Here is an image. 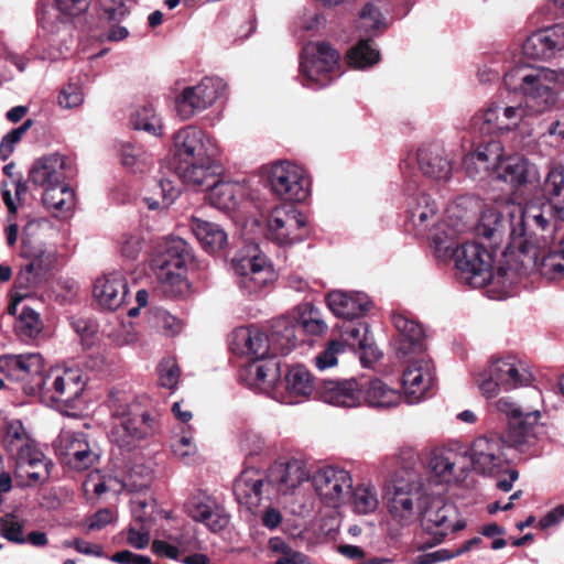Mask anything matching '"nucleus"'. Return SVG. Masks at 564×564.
<instances>
[{
    "instance_id": "obj_33",
    "label": "nucleus",
    "mask_w": 564,
    "mask_h": 564,
    "mask_svg": "<svg viewBox=\"0 0 564 564\" xmlns=\"http://www.w3.org/2000/svg\"><path fill=\"white\" fill-rule=\"evenodd\" d=\"M564 50V24L539 30L527 37L522 45L524 56L547 59Z\"/></svg>"
},
{
    "instance_id": "obj_18",
    "label": "nucleus",
    "mask_w": 564,
    "mask_h": 564,
    "mask_svg": "<svg viewBox=\"0 0 564 564\" xmlns=\"http://www.w3.org/2000/svg\"><path fill=\"white\" fill-rule=\"evenodd\" d=\"M310 235L306 216L293 206L272 209L267 220V238L281 247L301 242Z\"/></svg>"
},
{
    "instance_id": "obj_15",
    "label": "nucleus",
    "mask_w": 564,
    "mask_h": 564,
    "mask_svg": "<svg viewBox=\"0 0 564 564\" xmlns=\"http://www.w3.org/2000/svg\"><path fill=\"white\" fill-rule=\"evenodd\" d=\"M85 386L86 380L79 368L56 367L37 378L30 388V394L41 393L55 402L70 404L82 395Z\"/></svg>"
},
{
    "instance_id": "obj_52",
    "label": "nucleus",
    "mask_w": 564,
    "mask_h": 564,
    "mask_svg": "<svg viewBox=\"0 0 564 564\" xmlns=\"http://www.w3.org/2000/svg\"><path fill=\"white\" fill-rule=\"evenodd\" d=\"M4 445L15 458L22 455V458L29 455L28 451L35 447V442L29 436L20 420L8 421L6 426Z\"/></svg>"
},
{
    "instance_id": "obj_62",
    "label": "nucleus",
    "mask_w": 564,
    "mask_h": 564,
    "mask_svg": "<svg viewBox=\"0 0 564 564\" xmlns=\"http://www.w3.org/2000/svg\"><path fill=\"white\" fill-rule=\"evenodd\" d=\"M161 535L165 541H169L175 546H177L178 552L181 554L195 549L196 542L193 535L191 534L187 525L180 527L177 532H172L171 530L163 529Z\"/></svg>"
},
{
    "instance_id": "obj_12",
    "label": "nucleus",
    "mask_w": 564,
    "mask_h": 564,
    "mask_svg": "<svg viewBox=\"0 0 564 564\" xmlns=\"http://www.w3.org/2000/svg\"><path fill=\"white\" fill-rule=\"evenodd\" d=\"M404 197L409 230L431 241L434 232L442 231L438 203L420 187L413 176L405 181Z\"/></svg>"
},
{
    "instance_id": "obj_1",
    "label": "nucleus",
    "mask_w": 564,
    "mask_h": 564,
    "mask_svg": "<svg viewBox=\"0 0 564 564\" xmlns=\"http://www.w3.org/2000/svg\"><path fill=\"white\" fill-rule=\"evenodd\" d=\"M544 192L546 203L540 208H523L518 204H506L500 209L488 208L477 226V235L490 240L494 245L502 241L508 235L510 253L506 254L508 259H514L517 253L523 254V265H531L536 260L533 251L532 231L546 230L544 235L546 241L553 237L554 229L550 228V221L558 223L564 220V167H552L545 180Z\"/></svg>"
},
{
    "instance_id": "obj_7",
    "label": "nucleus",
    "mask_w": 564,
    "mask_h": 564,
    "mask_svg": "<svg viewBox=\"0 0 564 564\" xmlns=\"http://www.w3.org/2000/svg\"><path fill=\"white\" fill-rule=\"evenodd\" d=\"M429 488L422 476L397 477L386 491V503L392 521L409 527L419 521Z\"/></svg>"
},
{
    "instance_id": "obj_6",
    "label": "nucleus",
    "mask_w": 564,
    "mask_h": 564,
    "mask_svg": "<svg viewBox=\"0 0 564 564\" xmlns=\"http://www.w3.org/2000/svg\"><path fill=\"white\" fill-rule=\"evenodd\" d=\"M475 382L482 397L491 399L534 382L530 366L513 355L492 357L477 375Z\"/></svg>"
},
{
    "instance_id": "obj_11",
    "label": "nucleus",
    "mask_w": 564,
    "mask_h": 564,
    "mask_svg": "<svg viewBox=\"0 0 564 564\" xmlns=\"http://www.w3.org/2000/svg\"><path fill=\"white\" fill-rule=\"evenodd\" d=\"M467 449L453 446L433 447L426 455L427 476L423 479L429 489L445 491L447 486L456 485L467 477L465 457Z\"/></svg>"
},
{
    "instance_id": "obj_32",
    "label": "nucleus",
    "mask_w": 564,
    "mask_h": 564,
    "mask_svg": "<svg viewBox=\"0 0 564 564\" xmlns=\"http://www.w3.org/2000/svg\"><path fill=\"white\" fill-rule=\"evenodd\" d=\"M362 387L354 378L323 380L317 389V397L335 406L355 408L361 404Z\"/></svg>"
},
{
    "instance_id": "obj_61",
    "label": "nucleus",
    "mask_w": 564,
    "mask_h": 564,
    "mask_svg": "<svg viewBox=\"0 0 564 564\" xmlns=\"http://www.w3.org/2000/svg\"><path fill=\"white\" fill-rule=\"evenodd\" d=\"M172 451L174 455L185 464L194 462V457L197 454V447L193 443L191 434L183 432L182 435H177L172 441Z\"/></svg>"
},
{
    "instance_id": "obj_51",
    "label": "nucleus",
    "mask_w": 564,
    "mask_h": 564,
    "mask_svg": "<svg viewBox=\"0 0 564 564\" xmlns=\"http://www.w3.org/2000/svg\"><path fill=\"white\" fill-rule=\"evenodd\" d=\"M43 204L55 215H67L75 206L74 191L66 183L44 188Z\"/></svg>"
},
{
    "instance_id": "obj_21",
    "label": "nucleus",
    "mask_w": 564,
    "mask_h": 564,
    "mask_svg": "<svg viewBox=\"0 0 564 564\" xmlns=\"http://www.w3.org/2000/svg\"><path fill=\"white\" fill-rule=\"evenodd\" d=\"M531 116L522 101L511 104L507 100L491 102L480 111L475 120L484 133L509 132L519 127L524 118Z\"/></svg>"
},
{
    "instance_id": "obj_2",
    "label": "nucleus",
    "mask_w": 564,
    "mask_h": 564,
    "mask_svg": "<svg viewBox=\"0 0 564 564\" xmlns=\"http://www.w3.org/2000/svg\"><path fill=\"white\" fill-rule=\"evenodd\" d=\"M175 173L188 185H203L218 175L216 140L204 130L187 126L173 137Z\"/></svg>"
},
{
    "instance_id": "obj_36",
    "label": "nucleus",
    "mask_w": 564,
    "mask_h": 564,
    "mask_svg": "<svg viewBox=\"0 0 564 564\" xmlns=\"http://www.w3.org/2000/svg\"><path fill=\"white\" fill-rule=\"evenodd\" d=\"M327 304L336 316L348 321L364 316L369 311L371 301L362 292L335 290L328 293Z\"/></svg>"
},
{
    "instance_id": "obj_17",
    "label": "nucleus",
    "mask_w": 564,
    "mask_h": 564,
    "mask_svg": "<svg viewBox=\"0 0 564 564\" xmlns=\"http://www.w3.org/2000/svg\"><path fill=\"white\" fill-rule=\"evenodd\" d=\"M271 191L283 200L304 202L311 194L307 172L291 161H278L267 171Z\"/></svg>"
},
{
    "instance_id": "obj_19",
    "label": "nucleus",
    "mask_w": 564,
    "mask_h": 564,
    "mask_svg": "<svg viewBox=\"0 0 564 564\" xmlns=\"http://www.w3.org/2000/svg\"><path fill=\"white\" fill-rule=\"evenodd\" d=\"M310 481L321 503L337 509L349 497L352 488V476L339 466L327 465L317 468L310 477Z\"/></svg>"
},
{
    "instance_id": "obj_58",
    "label": "nucleus",
    "mask_w": 564,
    "mask_h": 564,
    "mask_svg": "<svg viewBox=\"0 0 564 564\" xmlns=\"http://www.w3.org/2000/svg\"><path fill=\"white\" fill-rule=\"evenodd\" d=\"M217 498L204 490H197L192 494L184 503L185 512L189 518L196 521L206 513L216 502Z\"/></svg>"
},
{
    "instance_id": "obj_27",
    "label": "nucleus",
    "mask_w": 564,
    "mask_h": 564,
    "mask_svg": "<svg viewBox=\"0 0 564 564\" xmlns=\"http://www.w3.org/2000/svg\"><path fill=\"white\" fill-rule=\"evenodd\" d=\"M310 477L306 464L297 458L275 462L267 471L268 487L283 496L295 495Z\"/></svg>"
},
{
    "instance_id": "obj_50",
    "label": "nucleus",
    "mask_w": 564,
    "mask_h": 564,
    "mask_svg": "<svg viewBox=\"0 0 564 564\" xmlns=\"http://www.w3.org/2000/svg\"><path fill=\"white\" fill-rule=\"evenodd\" d=\"M348 499L358 514L373 513L379 507V494L370 480H362L352 486Z\"/></svg>"
},
{
    "instance_id": "obj_28",
    "label": "nucleus",
    "mask_w": 564,
    "mask_h": 564,
    "mask_svg": "<svg viewBox=\"0 0 564 564\" xmlns=\"http://www.w3.org/2000/svg\"><path fill=\"white\" fill-rule=\"evenodd\" d=\"M90 0H55L54 3L41 0L37 7V23L48 33H55L70 18L85 12Z\"/></svg>"
},
{
    "instance_id": "obj_53",
    "label": "nucleus",
    "mask_w": 564,
    "mask_h": 564,
    "mask_svg": "<svg viewBox=\"0 0 564 564\" xmlns=\"http://www.w3.org/2000/svg\"><path fill=\"white\" fill-rule=\"evenodd\" d=\"M118 154L122 166L130 173H143L149 165L150 155L141 145L135 143L120 142Z\"/></svg>"
},
{
    "instance_id": "obj_43",
    "label": "nucleus",
    "mask_w": 564,
    "mask_h": 564,
    "mask_svg": "<svg viewBox=\"0 0 564 564\" xmlns=\"http://www.w3.org/2000/svg\"><path fill=\"white\" fill-rule=\"evenodd\" d=\"M299 321L293 316H280L270 323V335L273 355H288L297 345L296 329Z\"/></svg>"
},
{
    "instance_id": "obj_48",
    "label": "nucleus",
    "mask_w": 564,
    "mask_h": 564,
    "mask_svg": "<svg viewBox=\"0 0 564 564\" xmlns=\"http://www.w3.org/2000/svg\"><path fill=\"white\" fill-rule=\"evenodd\" d=\"M8 366L17 371L19 380L30 381L29 386L25 387L28 393H30V388L35 384L37 378L45 375L43 373V358L36 352L12 356L8 359Z\"/></svg>"
},
{
    "instance_id": "obj_5",
    "label": "nucleus",
    "mask_w": 564,
    "mask_h": 564,
    "mask_svg": "<svg viewBox=\"0 0 564 564\" xmlns=\"http://www.w3.org/2000/svg\"><path fill=\"white\" fill-rule=\"evenodd\" d=\"M192 260L187 242L180 237L166 238L156 248L151 260V269L167 297L187 293L186 267Z\"/></svg>"
},
{
    "instance_id": "obj_40",
    "label": "nucleus",
    "mask_w": 564,
    "mask_h": 564,
    "mask_svg": "<svg viewBox=\"0 0 564 564\" xmlns=\"http://www.w3.org/2000/svg\"><path fill=\"white\" fill-rule=\"evenodd\" d=\"M50 227L51 225L47 220H32L25 226L22 236V256L30 260V268L36 270L45 279H47L48 273L54 267L56 260L55 252L53 250H46L43 248L30 249L29 243L31 241L29 236L37 230L46 229Z\"/></svg>"
},
{
    "instance_id": "obj_47",
    "label": "nucleus",
    "mask_w": 564,
    "mask_h": 564,
    "mask_svg": "<svg viewBox=\"0 0 564 564\" xmlns=\"http://www.w3.org/2000/svg\"><path fill=\"white\" fill-rule=\"evenodd\" d=\"M503 159L505 149L502 143L491 140L466 154V164L470 166L474 163H479L481 170H489L492 175H497Z\"/></svg>"
},
{
    "instance_id": "obj_37",
    "label": "nucleus",
    "mask_w": 564,
    "mask_h": 564,
    "mask_svg": "<svg viewBox=\"0 0 564 564\" xmlns=\"http://www.w3.org/2000/svg\"><path fill=\"white\" fill-rule=\"evenodd\" d=\"M24 459L22 455L18 456L15 477L21 479L22 486H34L44 484L51 474L53 463L37 448V446L28 451Z\"/></svg>"
},
{
    "instance_id": "obj_54",
    "label": "nucleus",
    "mask_w": 564,
    "mask_h": 564,
    "mask_svg": "<svg viewBox=\"0 0 564 564\" xmlns=\"http://www.w3.org/2000/svg\"><path fill=\"white\" fill-rule=\"evenodd\" d=\"M371 36H360L358 43L347 52V62L350 66L364 69L379 61V51L373 46Z\"/></svg>"
},
{
    "instance_id": "obj_42",
    "label": "nucleus",
    "mask_w": 564,
    "mask_h": 564,
    "mask_svg": "<svg viewBox=\"0 0 564 564\" xmlns=\"http://www.w3.org/2000/svg\"><path fill=\"white\" fill-rule=\"evenodd\" d=\"M416 161L420 171L426 177L447 181L452 176V162L440 145L421 147L417 150Z\"/></svg>"
},
{
    "instance_id": "obj_23",
    "label": "nucleus",
    "mask_w": 564,
    "mask_h": 564,
    "mask_svg": "<svg viewBox=\"0 0 564 564\" xmlns=\"http://www.w3.org/2000/svg\"><path fill=\"white\" fill-rule=\"evenodd\" d=\"M467 455L474 469L479 474L495 476L507 468L505 442L498 435L477 437L467 451Z\"/></svg>"
},
{
    "instance_id": "obj_4",
    "label": "nucleus",
    "mask_w": 564,
    "mask_h": 564,
    "mask_svg": "<svg viewBox=\"0 0 564 564\" xmlns=\"http://www.w3.org/2000/svg\"><path fill=\"white\" fill-rule=\"evenodd\" d=\"M564 220L555 223L550 221V228L554 229L553 237L550 241H546L544 235L546 230H534L532 231V249L536 254V260L531 265H523V254L517 253L514 259H508L498 268V278L509 275V285L518 283L521 275H525L532 269H538L540 274L549 280H557L564 278V254L560 252V249L555 246V240L558 231L562 229Z\"/></svg>"
},
{
    "instance_id": "obj_56",
    "label": "nucleus",
    "mask_w": 564,
    "mask_h": 564,
    "mask_svg": "<svg viewBox=\"0 0 564 564\" xmlns=\"http://www.w3.org/2000/svg\"><path fill=\"white\" fill-rule=\"evenodd\" d=\"M105 336L118 347L134 344L138 340L135 327L130 322L116 321L104 328Z\"/></svg>"
},
{
    "instance_id": "obj_59",
    "label": "nucleus",
    "mask_w": 564,
    "mask_h": 564,
    "mask_svg": "<svg viewBox=\"0 0 564 564\" xmlns=\"http://www.w3.org/2000/svg\"><path fill=\"white\" fill-rule=\"evenodd\" d=\"M23 529L24 521L14 513H7L0 518V534L10 542L17 544L26 543Z\"/></svg>"
},
{
    "instance_id": "obj_34",
    "label": "nucleus",
    "mask_w": 564,
    "mask_h": 564,
    "mask_svg": "<svg viewBox=\"0 0 564 564\" xmlns=\"http://www.w3.org/2000/svg\"><path fill=\"white\" fill-rule=\"evenodd\" d=\"M70 166L67 159L58 153H52L37 159L29 172V181L43 188L65 183Z\"/></svg>"
},
{
    "instance_id": "obj_8",
    "label": "nucleus",
    "mask_w": 564,
    "mask_h": 564,
    "mask_svg": "<svg viewBox=\"0 0 564 564\" xmlns=\"http://www.w3.org/2000/svg\"><path fill=\"white\" fill-rule=\"evenodd\" d=\"M109 408L112 417L109 437L120 448L130 449L137 442L154 432V419L149 413L142 412L139 404H130L111 394Z\"/></svg>"
},
{
    "instance_id": "obj_13",
    "label": "nucleus",
    "mask_w": 564,
    "mask_h": 564,
    "mask_svg": "<svg viewBox=\"0 0 564 564\" xmlns=\"http://www.w3.org/2000/svg\"><path fill=\"white\" fill-rule=\"evenodd\" d=\"M444 491L429 489L423 501L419 521L422 528L433 535V542H426L419 547L424 551L443 542L449 532L465 528V521L457 519V510L445 501Z\"/></svg>"
},
{
    "instance_id": "obj_31",
    "label": "nucleus",
    "mask_w": 564,
    "mask_h": 564,
    "mask_svg": "<svg viewBox=\"0 0 564 564\" xmlns=\"http://www.w3.org/2000/svg\"><path fill=\"white\" fill-rule=\"evenodd\" d=\"M232 491L238 503L249 510L257 508L263 496L272 492L268 487L267 474L254 468L240 473L234 481Z\"/></svg>"
},
{
    "instance_id": "obj_20",
    "label": "nucleus",
    "mask_w": 564,
    "mask_h": 564,
    "mask_svg": "<svg viewBox=\"0 0 564 564\" xmlns=\"http://www.w3.org/2000/svg\"><path fill=\"white\" fill-rule=\"evenodd\" d=\"M226 84L218 77H204L197 85L185 87L176 97L178 116L186 120L213 106L225 93Z\"/></svg>"
},
{
    "instance_id": "obj_55",
    "label": "nucleus",
    "mask_w": 564,
    "mask_h": 564,
    "mask_svg": "<svg viewBox=\"0 0 564 564\" xmlns=\"http://www.w3.org/2000/svg\"><path fill=\"white\" fill-rule=\"evenodd\" d=\"M131 123L135 130H143L155 137L162 134V119L150 105L137 109L132 115Z\"/></svg>"
},
{
    "instance_id": "obj_64",
    "label": "nucleus",
    "mask_w": 564,
    "mask_h": 564,
    "mask_svg": "<svg viewBox=\"0 0 564 564\" xmlns=\"http://www.w3.org/2000/svg\"><path fill=\"white\" fill-rule=\"evenodd\" d=\"M160 384L167 389H174L178 383L181 370L173 358L162 360L158 366Z\"/></svg>"
},
{
    "instance_id": "obj_10",
    "label": "nucleus",
    "mask_w": 564,
    "mask_h": 564,
    "mask_svg": "<svg viewBox=\"0 0 564 564\" xmlns=\"http://www.w3.org/2000/svg\"><path fill=\"white\" fill-rule=\"evenodd\" d=\"M230 264L238 288L248 295H259L275 280L271 263L256 243L240 248Z\"/></svg>"
},
{
    "instance_id": "obj_57",
    "label": "nucleus",
    "mask_w": 564,
    "mask_h": 564,
    "mask_svg": "<svg viewBox=\"0 0 564 564\" xmlns=\"http://www.w3.org/2000/svg\"><path fill=\"white\" fill-rule=\"evenodd\" d=\"M42 329L43 322L40 314L31 307H23L15 325V330L19 337L24 340L33 339L41 334Z\"/></svg>"
},
{
    "instance_id": "obj_45",
    "label": "nucleus",
    "mask_w": 564,
    "mask_h": 564,
    "mask_svg": "<svg viewBox=\"0 0 564 564\" xmlns=\"http://www.w3.org/2000/svg\"><path fill=\"white\" fill-rule=\"evenodd\" d=\"M191 229L202 247L209 253L217 252L227 245V232L216 223L192 217Z\"/></svg>"
},
{
    "instance_id": "obj_16",
    "label": "nucleus",
    "mask_w": 564,
    "mask_h": 564,
    "mask_svg": "<svg viewBox=\"0 0 564 564\" xmlns=\"http://www.w3.org/2000/svg\"><path fill=\"white\" fill-rule=\"evenodd\" d=\"M339 54L326 43H308L302 50L300 70L303 84L318 89L329 85L338 68Z\"/></svg>"
},
{
    "instance_id": "obj_29",
    "label": "nucleus",
    "mask_w": 564,
    "mask_h": 564,
    "mask_svg": "<svg viewBox=\"0 0 564 564\" xmlns=\"http://www.w3.org/2000/svg\"><path fill=\"white\" fill-rule=\"evenodd\" d=\"M280 377L279 364L272 359L252 360L241 367L239 380L247 388L273 399Z\"/></svg>"
},
{
    "instance_id": "obj_60",
    "label": "nucleus",
    "mask_w": 564,
    "mask_h": 564,
    "mask_svg": "<svg viewBox=\"0 0 564 564\" xmlns=\"http://www.w3.org/2000/svg\"><path fill=\"white\" fill-rule=\"evenodd\" d=\"M195 522L204 524L210 532L224 530L230 522V516L224 506L217 501L206 513L199 517Z\"/></svg>"
},
{
    "instance_id": "obj_22",
    "label": "nucleus",
    "mask_w": 564,
    "mask_h": 564,
    "mask_svg": "<svg viewBox=\"0 0 564 564\" xmlns=\"http://www.w3.org/2000/svg\"><path fill=\"white\" fill-rule=\"evenodd\" d=\"M492 405L497 412L503 414L508 420L511 446L524 444L541 419L539 410L524 409L510 395L498 398Z\"/></svg>"
},
{
    "instance_id": "obj_30",
    "label": "nucleus",
    "mask_w": 564,
    "mask_h": 564,
    "mask_svg": "<svg viewBox=\"0 0 564 564\" xmlns=\"http://www.w3.org/2000/svg\"><path fill=\"white\" fill-rule=\"evenodd\" d=\"M230 348L234 352L253 360H268L273 355L269 336L256 326L239 327L231 334Z\"/></svg>"
},
{
    "instance_id": "obj_9",
    "label": "nucleus",
    "mask_w": 564,
    "mask_h": 564,
    "mask_svg": "<svg viewBox=\"0 0 564 564\" xmlns=\"http://www.w3.org/2000/svg\"><path fill=\"white\" fill-rule=\"evenodd\" d=\"M455 259V267L459 272L460 280L470 285L471 288H482L490 281L501 284L503 288H511L509 285L510 274L498 278V271L492 273V257L491 253L477 242L457 243L453 247L447 260Z\"/></svg>"
},
{
    "instance_id": "obj_3",
    "label": "nucleus",
    "mask_w": 564,
    "mask_h": 564,
    "mask_svg": "<svg viewBox=\"0 0 564 564\" xmlns=\"http://www.w3.org/2000/svg\"><path fill=\"white\" fill-rule=\"evenodd\" d=\"M561 84H564V69L514 67L505 74L506 87L521 91L524 98L522 104L531 116L546 112L556 105Z\"/></svg>"
},
{
    "instance_id": "obj_44",
    "label": "nucleus",
    "mask_w": 564,
    "mask_h": 564,
    "mask_svg": "<svg viewBox=\"0 0 564 564\" xmlns=\"http://www.w3.org/2000/svg\"><path fill=\"white\" fill-rule=\"evenodd\" d=\"M388 6L384 0H370L359 11L356 29L360 36H375L378 31L387 28L384 12Z\"/></svg>"
},
{
    "instance_id": "obj_38",
    "label": "nucleus",
    "mask_w": 564,
    "mask_h": 564,
    "mask_svg": "<svg viewBox=\"0 0 564 564\" xmlns=\"http://www.w3.org/2000/svg\"><path fill=\"white\" fill-rule=\"evenodd\" d=\"M392 323L398 333L394 347L400 356L421 354L424 350L423 329L416 322L404 314H393Z\"/></svg>"
},
{
    "instance_id": "obj_14",
    "label": "nucleus",
    "mask_w": 564,
    "mask_h": 564,
    "mask_svg": "<svg viewBox=\"0 0 564 564\" xmlns=\"http://www.w3.org/2000/svg\"><path fill=\"white\" fill-rule=\"evenodd\" d=\"M474 217V202L469 197L460 196L447 206L445 216L441 219L442 231L431 236V246L437 258H447L451 254L457 236L473 227Z\"/></svg>"
},
{
    "instance_id": "obj_25",
    "label": "nucleus",
    "mask_w": 564,
    "mask_h": 564,
    "mask_svg": "<svg viewBox=\"0 0 564 564\" xmlns=\"http://www.w3.org/2000/svg\"><path fill=\"white\" fill-rule=\"evenodd\" d=\"M434 365L427 356L410 360L403 371L402 388L408 404H417L426 397L434 382Z\"/></svg>"
},
{
    "instance_id": "obj_63",
    "label": "nucleus",
    "mask_w": 564,
    "mask_h": 564,
    "mask_svg": "<svg viewBox=\"0 0 564 564\" xmlns=\"http://www.w3.org/2000/svg\"><path fill=\"white\" fill-rule=\"evenodd\" d=\"M344 352V344L338 340H332L326 348L314 358L316 368L324 371L338 362V355Z\"/></svg>"
},
{
    "instance_id": "obj_35",
    "label": "nucleus",
    "mask_w": 564,
    "mask_h": 564,
    "mask_svg": "<svg viewBox=\"0 0 564 564\" xmlns=\"http://www.w3.org/2000/svg\"><path fill=\"white\" fill-rule=\"evenodd\" d=\"M93 293L102 308L116 311L124 304L129 293L127 279L120 272L104 274L95 281Z\"/></svg>"
},
{
    "instance_id": "obj_24",
    "label": "nucleus",
    "mask_w": 564,
    "mask_h": 564,
    "mask_svg": "<svg viewBox=\"0 0 564 564\" xmlns=\"http://www.w3.org/2000/svg\"><path fill=\"white\" fill-rule=\"evenodd\" d=\"M55 451L62 460L75 469H87L99 458L83 432L63 430L55 441Z\"/></svg>"
},
{
    "instance_id": "obj_26",
    "label": "nucleus",
    "mask_w": 564,
    "mask_h": 564,
    "mask_svg": "<svg viewBox=\"0 0 564 564\" xmlns=\"http://www.w3.org/2000/svg\"><path fill=\"white\" fill-rule=\"evenodd\" d=\"M318 387L311 371L304 365L296 364L288 369L283 382L278 380L273 400L295 404L317 392Z\"/></svg>"
},
{
    "instance_id": "obj_49",
    "label": "nucleus",
    "mask_w": 564,
    "mask_h": 564,
    "mask_svg": "<svg viewBox=\"0 0 564 564\" xmlns=\"http://www.w3.org/2000/svg\"><path fill=\"white\" fill-rule=\"evenodd\" d=\"M362 388L365 389L362 400L371 408L391 409L401 402L400 392L388 387L380 379H372Z\"/></svg>"
},
{
    "instance_id": "obj_46",
    "label": "nucleus",
    "mask_w": 564,
    "mask_h": 564,
    "mask_svg": "<svg viewBox=\"0 0 564 564\" xmlns=\"http://www.w3.org/2000/svg\"><path fill=\"white\" fill-rule=\"evenodd\" d=\"M202 186L209 188L210 204L224 212L235 209L243 192L241 185L231 182H220L217 180V175L214 178H209L208 183Z\"/></svg>"
},
{
    "instance_id": "obj_39",
    "label": "nucleus",
    "mask_w": 564,
    "mask_h": 564,
    "mask_svg": "<svg viewBox=\"0 0 564 564\" xmlns=\"http://www.w3.org/2000/svg\"><path fill=\"white\" fill-rule=\"evenodd\" d=\"M496 177L517 189L523 185L539 182L540 173L535 164L527 158L516 154L503 159Z\"/></svg>"
},
{
    "instance_id": "obj_41",
    "label": "nucleus",
    "mask_w": 564,
    "mask_h": 564,
    "mask_svg": "<svg viewBox=\"0 0 564 564\" xmlns=\"http://www.w3.org/2000/svg\"><path fill=\"white\" fill-rule=\"evenodd\" d=\"M340 338L345 345L352 349L358 348L362 351L360 361L364 366H368L371 359H377L379 354L373 346L372 338L368 335V325L364 322H352L351 319L343 322L338 326Z\"/></svg>"
}]
</instances>
